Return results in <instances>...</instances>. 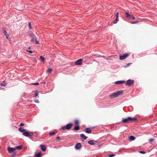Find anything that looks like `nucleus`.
<instances>
[{"label": "nucleus", "instance_id": "1", "mask_svg": "<svg viewBox=\"0 0 157 157\" xmlns=\"http://www.w3.org/2000/svg\"><path fill=\"white\" fill-rule=\"evenodd\" d=\"M123 92L122 90H119L116 92H114L112 94L110 95V97L113 98H116L118 96L120 95L123 94Z\"/></svg>", "mask_w": 157, "mask_h": 157}, {"label": "nucleus", "instance_id": "2", "mask_svg": "<svg viewBox=\"0 0 157 157\" xmlns=\"http://www.w3.org/2000/svg\"><path fill=\"white\" fill-rule=\"evenodd\" d=\"M73 124L70 123L67 124L66 126H63L60 129V130H70L72 128Z\"/></svg>", "mask_w": 157, "mask_h": 157}, {"label": "nucleus", "instance_id": "3", "mask_svg": "<svg viewBox=\"0 0 157 157\" xmlns=\"http://www.w3.org/2000/svg\"><path fill=\"white\" fill-rule=\"evenodd\" d=\"M136 120L135 118H132L131 117H128L127 118L122 119V122L123 123H126L128 121H133Z\"/></svg>", "mask_w": 157, "mask_h": 157}, {"label": "nucleus", "instance_id": "4", "mask_svg": "<svg viewBox=\"0 0 157 157\" xmlns=\"http://www.w3.org/2000/svg\"><path fill=\"white\" fill-rule=\"evenodd\" d=\"M125 15L126 17L128 19H131L133 20H134L135 19V17L132 15H131L127 12L125 13Z\"/></svg>", "mask_w": 157, "mask_h": 157}, {"label": "nucleus", "instance_id": "5", "mask_svg": "<svg viewBox=\"0 0 157 157\" xmlns=\"http://www.w3.org/2000/svg\"><path fill=\"white\" fill-rule=\"evenodd\" d=\"M29 35L30 36L32 37V39L31 40V42H34V40H35L36 39V37L35 35L32 33H29Z\"/></svg>", "mask_w": 157, "mask_h": 157}, {"label": "nucleus", "instance_id": "6", "mask_svg": "<svg viewBox=\"0 0 157 157\" xmlns=\"http://www.w3.org/2000/svg\"><path fill=\"white\" fill-rule=\"evenodd\" d=\"M134 82V81L133 80L129 79L126 81V85L128 86H130Z\"/></svg>", "mask_w": 157, "mask_h": 157}, {"label": "nucleus", "instance_id": "7", "mask_svg": "<svg viewBox=\"0 0 157 157\" xmlns=\"http://www.w3.org/2000/svg\"><path fill=\"white\" fill-rule=\"evenodd\" d=\"M8 152L10 153H11L13 152L16 150V148L8 147L7 148Z\"/></svg>", "mask_w": 157, "mask_h": 157}, {"label": "nucleus", "instance_id": "8", "mask_svg": "<svg viewBox=\"0 0 157 157\" xmlns=\"http://www.w3.org/2000/svg\"><path fill=\"white\" fill-rule=\"evenodd\" d=\"M128 54H125L123 55L120 56L119 57V59L120 60H123L128 57Z\"/></svg>", "mask_w": 157, "mask_h": 157}, {"label": "nucleus", "instance_id": "9", "mask_svg": "<svg viewBox=\"0 0 157 157\" xmlns=\"http://www.w3.org/2000/svg\"><path fill=\"white\" fill-rule=\"evenodd\" d=\"M82 59H79L75 62V64L76 65H81L82 64Z\"/></svg>", "mask_w": 157, "mask_h": 157}, {"label": "nucleus", "instance_id": "10", "mask_svg": "<svg viewBox=\"0 0 157 157\" xmlns=\"http://www.w3.org/2000/svg\"><path fill=\"white\" fill-rule=\"evenodd\" d=\"M81 147V144L80 143H77L75 146V148L77 150L80 149Z\"/></svg>", "mask_w": 157, "mask_h": 157}, {"label": "nucleus", "instance_id": "11", "mask_svg": "<svg viewBox=\"0 0 157 157\" xmlns=\"http://www.w3.org/2000/svg\"><path fill=\"white\" fill-rule=\"evenodd\" d=\"M41 150L43 151H46V146L45 145H40Z\"/></svg>", "mask_w": 157, "mask_h": 157}, {"label": "nucleus", "instance_id": "12", "mask_svg": "<svg viewBox=\"0 0 157 157\" xmlns=\"http://www.w3.org/2000/svg\"><path fill=\"white\" fill-rule=\"evenodd\" d=\"M125 82V81H116L115 82V84H122L124 83Z\"/></svg>", "mask_w": 157, "mask_h": 157}, {"label": "nucleus", "instance_id": "13", "mask_svg": "<svg viewBox=\"0 0 157 157\" xmlns=\"http://www.w3.org/2000/svg\"><path fill=\"white\" fill-rule=\"evenodd\" d=\"M86 132L87 133H90L92 132L91 130L89 128H87L86 129Z\"/></svg>", "mask_w": 157, "mask_h": 157}, {"label": "nucleus", "instance_id": "14", "mask_svg": "<svg viewBox=\"0 0 157 157\" xmlns=\"http://www.w3.org/2000/svg\"><path fill=\"white\" fill-rule=\"evenodd\" d=\"M23 134L24 136L28 137L29 136V132L26 130L23 133Z\"/></svg>", "mask_w": 157, "mask_h": 157}, {"label": "nucleus", "instance_id": "15", "mask_svg": "<svg viewBox=\"0 0 157 157\" xmlns=\"http://www.w3.org/2000/svg\"><path fill=\"white\" fill-rule=\"evenodd\" d=\"M19 130L21 132H24L25 131V130L24 129L23 127H20L19 128Z\"/></svg>", "mask_w": 157, "mask_h": 157}, {"label": "nucleus", "instance_id": "16", "mask_svg": "<svg viewBox=\"0 0 157 157\" xmlns=\"http://www.w3.org/2000/svg\"><path fill=\"white\" fill-rule=\"evenodd\" d=\"M94 140H90L88 141V143L91 145H93L95 144V143H94Z\"/></svg>", "mask_w": 157, "mask_h": 157}, {"label": "nucleus", "instance_id": "17", "mask_svg": "<svg viewBox=\"0 0 157 157\" xmlns=\"http://www.w3.org/2000/svg\"><path fill=\"white\" fill-rule=\"evenodd\" d=\"M81 137L84 140H86L87 139V137L85 136V135L83 134H81L80 135Z\"/></svg>", "mask_w": 157, "mask_h": 157}, {"label": "nucleus", "instance_id": "18", "mask_svg": "<svg viewBox=\"0 0 157 157\" xmlns=\"http://www.w3.org/2000/svg\"><path fill=\"white\" fill-rule=\"evenodd\" d=\"M22 147H23V145H20L19 146H16V147L15 148H16V149H17L18 150H20L21 149H22Z\"/></svg>", "mask_w": 157, "mask_h": 157}, {"label": "nucleus", "instance_id": "19", "mask_svg": "<svg viewBox=\"0 0 157 157\" xmlns=\"http://www.w3.org/2000/svg\"><path fill=\"white\" fill-rule=\"evenodd\" d=\"M36 157H41L42 154L41 152H39L35 155Z\"/></svg>", "mask_w": 157, "mask_h": 157}, {"label": "nucleus", "instance_id": "20", "mask_svg": "<svg viewBox=\"0 0 157 157\" xmlns=\"http://www.w3.org/2000/svg\"><path fill=\"white\" fill-rule=\"evenodd\" d=\"M129 139L131 141L134 140L135 139V137L132 136H130L129 137Z\"/></svg>", "mask_w": 157, "mask_h": 157}, {"label": "nucleus", "instance_id": "21", "mask_svg": "<svg viewBox=\"0 0 157 157\" xmlns=\"http://www.w3.org/2000/svg\"><path fill=\"white\" fill-rule=\"evenodd\" d=\"M33 132H30V133H29V136L31 138L33 137Z\"/></svg>", "mask_w": 157, "mask_h": 157}, {"label": "nucleus", "instance_id": "22", "mask_svg": "<svg viewBox=\"0 0 157 157\" xmlns=\"http://www.w3.org/2000/svg\"><path fill=\"white\" fill-rule=\"evenodd\" d=\"M79 129V126H77L75 127L74 128V130L75 131H77Z\"/></svg>", "mask_w": 157, "mask_h": 157}, {"label": "nucleus", "instance_id": "23", "mask_svg": "<svg viewBox=\"0 0 157 157\" xmlns=\"http://www.w3.org/2000/svg\"><path fill=\"white\" fill-rule=\"evenodd\" d=\"M1 86H5L6 85V84L5 82V81H4L2 82L1 83Z\"/></svg>", "mask_w": 157, "mask_h": 157}, {"label": "nucleus", "instance_id": "24", "mask_svg": "<svg viewBox=\"0 0 157 157\" xmlns=\"http://www.w3.org/2000/svg\"><path fill=\"white\" fill-rule=\"evenodd\" d=\"M75 124L78 126L79 124V122L78 120H76L75 121Z\"/></svg>", "mask_w": 157, "mask_h": 157}, {"label": "nucleus", "instance_id": "25", "mask_svg": "<svg viewBox=\"0 0 157 157\" xmlns=\"http://www.w3.org/2000/svg\"><path fill=\"white\" fill-rule=\"evenodd\" d=\"M5 36L8 40H10V38L8 34H7L6 35H5Z\"/></svg>", "mask_w": 157, "mask_h": 157}, {"label": "nucleus", "instance_id": "26", "mask_svg": "<svg viewBox=\"0 0 157 157\" xmlns=\"http://www.w3.org/2000/svg\"><path fill=\"white\" fill-rule=\"evenodd\" d=\"M35 96H33V97H36L38 95V92L37 91H35Z\"/></svg>", "mask_w": 157, "mask_h": 157}, {"label": "nucleus", "instance_id": "27", "mask_svg": "<svg viewBox=\"0 0 157 157\" xmlns=\"http://www.w3.org/2000/svg\"><path fill=\"white\" fill-rule=\"evenodd\" d=\"M40 58L44 62L45 61L44 58V57L42 56H40Z\"/></svg>", "mask_w": 157, "mask_h": 157}, {"label": "nucleus", "instance_id": "28", "mask_svg": "<svg viewBox=\"0 0 157 157\" xmlns=\"http://www.w3.org/2000/svg\"><path fill=\"white\" fill-rule=\"evenodd\" d=\"M52 70L51 68H49L48 69L47 72L48 73H49L52 71Z\"/></svg>", "mask_w": 157, "mask_h": 157}, {"label": "nucleus", "instance_id": "29", "mask_svg": "<svg viewBox=\"0 0 157 157\" xmlns=\"http://www.w3.org/2000/svg\"><path fill=\"white\" fill-rule=\"evenodd\" d=\"M55 134L56 133L54 132H50L49 133V135L50 136H52L53 135H55Z\"/></svg>", "mask_w": 157, "mask_h": 157}, {"label": "nucleus", "instance_id": "30", "mask_svg": "<svg viewBox=\"0 0 157 157\" xmlns=\"http://www.w3.org/2000/svg\"><path fill=\"white\" fill-rule=\"evenodd\" d=\"M118 21V19L117 18H116V19L114 20V21L113 22V23L115 24L117 22V21Z\"/></svg>", "mask_w": 157, "mask_h": 157}, {"label": "nucleus", "instance_id": "31", "mask_svg": "<svg viewBox=\"0 0 157 157\" xmlns=\"http://www.w3.org/2000/svg\"><path fill=\"white\" fill-rule=\"evenodd\" d=\"M29 29H32V26H31V24L30 22H29Z\"/></svg>", "mask_w": 157, "mask_h": 157}, {"label": "nucleus", "instance_id": "32", "mask_svg": "<svg viewBox=\"0 0 157 157\" xmlns=\"http://www.w3.org/2000/svg\"><path fill=\"white\" fill-rule=\"evenodd\" d=\"M32 84L37 86L39 85V83L38 82H36V83H33Z\"/></svg>", "mask_w": 157, "mask_h": 157}, {"label": "nucleus", "instance_id": "33", "mask_svg": "<svg viewBox=\"0 0 157 157\" xmlns=\"http://www.w3.org/2000/svg\"><path fill=\"white\" fill-rule=\"evenodd\" d=\"M35 43L36 44H40L39 41H37L36 40H36H35Z\"/></svg>", "mask_w": 157, "mask_h": 157}, {"label": "nucleus", "instance_id": "34", "mask_svg": "<svg viewBox=\"0 0 157 157\" xmlns=\"http://www.w3.org/2000/svg\"><path fill=\"white\" fill-rule=\"evenodd\" d=\"M138 21H134L132 22V23L134 24H136V23H138Z\"/></svg>", "mask_w": 157, "mask_h": 157}, {"label": "nucleus", "instance_id": "35", "mask_svg": "<svg viewBox=\"0 0 157 157\" xmlns=\"http://www.w3.org/2000/svg\"><path fill=\"white\" fill-rule=\"evenodd\" d=\"M27 52H29L30 53H32L33 52V51L31 50H27Z\"/></svg>", "mask_w": 157, "mask_h": 157}, {"label": "nucleus", "instance_id": "36", "mask_svg": "<svg viewBox=\"0 0 157 157\" xmlns=\"http://www.w3.org/2000/svg\"><path fill=\"white\" fill-rule=\"evenodd\" d=\"M2 31H3V32L6 31V29L5 28L3 27L2 28Z\"/></svg>", "mask_w": 157, "mask_h": 157}, {"label": "nucleus", "instance_id": "37", "mask_svg": "<svg viewBox=\"0 0 157 157\" xmlns=\"http://www.w3.org/2000/svg\"><path fill=\"white\" fill-rule=\"evenodd\" d=\"M118 13L117 12L116 13V18H117V19H118Z\"/></svg>", "mask_w": 157, "mask_h": 157}, {"label": "nucleus", "instance_id": "38", "mask_svg": "<svg viewBox=\"0 0 157 157\" xmlns=\"http://www.w3.org/2000/svg\"><path fill=\"white\" fill-rule=\"evenodd\" d=\"M139 152L141 154H144L145 153V152L144 151H140Z\"/></svg>", "mask_w": 157, "mask_h": 157}, {"label": "nucleus", "instance_id": "39", "mask_svg": "<svg viewBox=\"0 0 157 157\" xmlns=\"http://www.w3.org/2000/svg\"><path fill=\"white\" fill-rule=\"evenodd\" d=\"M34 101H35V102L36 103H38L39 102V101L38 100V99L35 100Z\"/></svg>", "mask_w": 157, "mask_h": 157}, {"label": "nucleus", "instance_id": "40", "mask_svg": "<svg viewBox=\"0 0 157 157\" xmlns=\"http://www.w3.org/2000/svg\"><path fill=\"white\" fill-rule=\"evenodd\" d=\"M114 156V155L112 154V155H108V156L109 157H112Z\"/></svg>", "mask_w": 157, "mask_h": 157}, {"label": "nucleus", "instance_id": "41", "mask_svg": "<svg viewBox=\"0 0 157 157\" xmlns=\"http://www.w3.org/2000/svg\"><path fill=\"white\" fill-rule=\"evenodd\" d=\"M24 123H21L20 125V126H24Z\"/></svg>", "mask_w": 157, "mask_h": 157}, {"label": "nucleus", "instance_id": "42", "mask_svg": "<svg viewBox=\"0 0 157 157\" xmlns=\"http://www.w3.org/2000/svg\"><path fill=\"white\" fill-rule=\"evenodd\" d=\"M3 33L5 36L7 34L6 31L4 32Z\"/></svg>", "mask_w": 157, "mask_h": 157}, {"label": "nucleus", "instance_id": "43", "mask_svg": "<svg viewBox=\"0 0 157 157\" xmlns=\"http://www.w3.org/2000/svg\"><path fill=\"white\" fill-rule=\"evenodd\" d=\"M153 139H150L149 140V141L150 142H151L152 141H153Z\"/></svg>", "mask_w": 157, "mask_h": 157}, {"label": "nucleus", "instance_id": "44", "mask_svg": "<svg viewBox=\"0 0 157 157\" xmlns=\"http://www.w3.org/2000/svg\"><path fill=\"white\" fill-rule=\"evenodd\" d=\"M60 139V137L59 136H57L56 137V139L57 140H59Z\"/></svg>", "mask_w": 157, "mask_h": 157}, {"label": "nucleus", "instance_id": "45", "mask_svg": "<svg viewBox=\"0 0 157 157\" xmlns=\"http://www.w3.org/2000/svg\"><path fill=\"white\" fill-rule=\"evenodd\" d=\"M131 63H128L127 65V66H129L130 64H131Z\"/></svg>", "mask_w": 157, "mask_h": 157}, {"label": "nucleus", "instance_id": "46", "mask_svg": "<svg viewBox=\"0 0 157 157\" xmlns=\"http://www.w3.org/2000/svg\"><path fill=\"white\" fill-rule=\"evenodd\" d=\"M105 59L107 60H111V59H109L107 58H106Z\"/></svg>", "mask_w": 157, "mask_h": 157}, {"label": "nucleus", "instance_id": "47", "mask_svg": "<svg viewBox=\"0 0 157 157\" xmlns=\"http://www.w3.org/2000/svg\"><path fill=\"white\" fill-rule=\"evenodd\" d=\"M0 89H2V87H0Z\"/></svg>", "mask_w": 157, "mask_h": 157}, {"label": "nucleus", "instance_id": "48", "mask_svg": "<svg viewBox=\"0 0 157 157\" xmlns=\"http://www.w3.org/2000/svg\"><path fill=\"white\" fill-rule=\"evenodd\" d=\"M101 57H103V58L104 57V56H101Z\"/></svg>", "mask_w": 157, "mask_h": 157}, {"label": "nucleus", "instance_id": "49", "mask_svg": "<svg viewBox=\"0 0 157 157\" xmlns=\"http://www.w3.org/2000/svg\"><path fill=\"white\" fill-rule=\"evenodd\" d=\"M29 48H30V47H29Z\"/></svg>", "mask_w": 157, "mask_h": 157}]
</instances>
